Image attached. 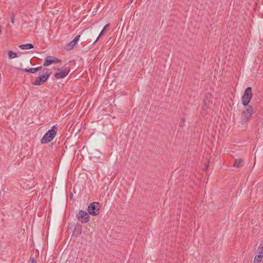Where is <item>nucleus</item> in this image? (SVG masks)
<instances>
[{
  "instance_id": "obj_10",
  "label": "nucleus",
  "mask_w": 263,
  "mask_h": 263,
  "mask_svg": "<svg viewBox=\"0 0 263 263\" xmlns=\"http://www.w3.org/2000/svg\"><path fill=\"white\" fill-rule=\"evenodd\" d=\"M80 37V35H77L74 39L69 43L66 44L65 48L68 50L72 49L77 44L78 41Z\"/></svg>"
},
{
  "instance_id": "obj_3",
  "label": "nucleus",
  "mask_w": 263,
  "mask_h": 263,
  "mask_svg": "<svg viewBox=\"0 0 263 263\" xmlns=\"http://www.w3.org/2000/svg\"><path fill=\"white\" fill-rule=\"evenodd\" d=\"M251 89V87H248L245 90L242 98V103L244 106H247L248 105L252 97Z\"/></svg>"
},
{
  "instance_id": "obj_9",
  "label": "nucleus",
  "mask_w": 263,
  "mask_h": 263,
  "mask_svg": "<svg viewBox=\"0 0 263 263\" xmlns=\"http://www.w3.org/2000/svg\"><path fill=\"white\" fill-rule=\"evenodd\" d=\"M59 72L54 74V77L58 79H60L66 77L70 72L69 68H66L64 69H59Z\"/></svg>"
},
{
  "instance_id": "obj_14",
  "label": "nucleus",
  "mask_w": 263,
  "mask_h": 263,
  "mask_svg": "<svg viewBox=\"0 0 263 263\" xmlns=\"http://www.w3.org/2000/svg\"><path fill=\"white\" fill-rule=\"evenodd\" d=\"M110 24H106L103 28L101 32L100 33L98 37L96 39V40L94 42L93 44H95L99 40V39L103 35V33L107 30L108 27L109 26Z\"/></svg>"
},
{
  "instance_id": "obj_11",
  "label": "nucleus",
  "mask_w": 263,
  "mask_h": 263,
  "mask_svg": "<svg viewBox=\"0 0 263 263\" xmlns=\"http://www.w3.org/2000/svg\"><path fill=\"white\" fill-rule=\"evenodd\" d=\"M41 69H42V67L41 66H39V67H36V68H28H28L22 69L21 68H19V69L21 71H25V72H31V73H35L36 72L39 71ZM18 69V68H17V70Z\"/></svg>"
},
{
  "instance_id": "obj_19",
  "label": "nucleus",
  "mask_w": 263,
  "mask_h": 263,
  "mask_svg": "<svg viewBox=\"0 0 263 263\" xmlns=\"http://www.w3.org/2000/svg\"><path fill=\"white\" fill-rule=\"evenodd\" d=\"M131 3H133V0H130Z\"/></svg>"
},
{
  "instance_id": "obj_4",
  "label": "nucleus",
  "mask_w": 263,
  "mask_h": 263,
  "mask_svg": "<svg viewBox=\"0 0 263 263\" xmlns=\"http://www.w3.org/2000/svg\"><path fill=\"white\" fill-rule=\"evenodd\" d=\"M100 204L99 202H93L91 203L88 207V212L89 214L96 216L99 214Z\"/></svg>"
},
{
  "instance_id": "obj_15",
  "label": "nucleus",
  "mask_w": 263,
  "mask_h": 263,
  "mask_svg": "<svg viewBox=\"0 0 263 263\" xmlns=\"http://www.w3.org/2000/svg\"><path fill=\"white\" fill-rule=\"evenodd\" d=\"M26 245H22V248H20V255L21 256L22 255H24L25 254H26Z\"/></svg>"
},
{
  "instance_id": "obj_16",
  "label": "nucleus",
  "mask_w": 263,
  "mask_h": 263,
  "mask_svg": "<svg viewBox=\"0 0 263 263\" xmlns=\"http://www.w3.org/2000/svg\"><path fill=\"white\" fill-rule=\"evenodd\" d=\"M8 57L10 59H14L16 57V52H14L12 50L8 51Z\"/></svg>"
},
{
  "instance_id": "obj_6",
  "label": "nucleus",
  "mask_w": 263,
  "mask_h": 263,
  "mask_svg": "<svg viewBox=\"0 0 263 263\" xmlns=\"http://www.w3.org/2000/svg\"><path fill=\"white\" fill-rule=\"evenodd\" d=\"M77 217L82 223L87 222L90 219L89 214L84 211H80Z\"/></svg>"
},
{
  "instance_id": "obj_7",
  "label": "nucleus",
  "mask_w": 263,
  "mask_h": 263,
  "mask_svg": "<svg viewBox=\"0 0 263 263\" xmlns=\"http://www.w3.org/2000/svg\"><path fill=\"white\" fill-rule=\"evenodd\" d=\"M263 257V241L261 242L257 250V254L254 258L255 262H260Z\"/></svg>"
},
{
  "instance_id": "obj_2",
  "label": "nucleus",
  "mask_w": 263,
  "mask_h": 263,
  "mask_svg": "<svg viewBox=\"0 0 263 263\" xmlns=\"http://www.w3.org/2000/svg\"><path fill=\"white\" fill-rule=\"evenodd\" d=\"M57 131L53 128L49 130L41 139L42 144L47 143L51 141L55 137Z\"/></svg>"
},
{
  "instance_id": "obj_13",
  "label": "nucleus",
  "mask_w": 263,
  "mask_h": 263,
  "mask_svg": "<svg viewBox=\"0 0 263 263\" xmlns=\"http://www.w3.org/2000/svg\"><path fill=\"white\" fill-rule=\"evenodd\" d=\"M19 47L22 50L30 49L33 48V45L31 43H28L21 45L19 46Z\"/></svg>"
},
{
  "instance_id": "obj_1",
  "label": "nucleus",
  "mask_w": 263,
  "mask_h": 263,
  "mask_svg": "<svg viewBox=\"0 0 263 263\" xmlns=\"http://www.w3.org/2000/svg\"><path fill=\"white\" fill-rule=\"evenodd\" d=\"M51 73L49 72V70L47 68H45L43 70V73L39 74V76L36 78L35 81L33 82V84L34 85L40 86L43 84L50 76Z\"/></svg>"
},
{
  "instance_id": "obj_5",
  "label": "nucleus",
  "mask_w": 263,
  "mask_h": 263,
  "mask_svg": "<svg viewBox=\"0 0 263 263\" xmlns=\"http://www.w3.org/2000/svg\"><path fill=\"white\" fill-rule=\"evenodd\" d=\"M254 113V109L251 106H249L247 109L242 113L241 118L243 121L246 122L251 117L252 115Z\"/></svg>"
},
{
  "instance_id": "obj_18",
  "label": "nucleus",
  "mask_w": 263,
  "mask_h": 263,
  "mask_svg": "<svg viewBox=\"0 0 263 263\" xmlns=\"http://www.w3.org/2000/svg\"><path fill=\"white\" fill-rule=\"evenodd\" d=\"M30 263H36V261L33 258H31L30 259Z\"/></svg>"
},
{
  "instance_id": "obj_17",
  "label": "nucleus",
  "mask_w": 263,
  "mask_h": 263,
  "mask_svg": "<svg viewBox=\"0 0 263 263\" xmlns=\"http://www.w3.org/2000/svg\"><path fill=\"white\" fill-rule=\"evenodd\" d=\"M15 13L14 11H12L10 13V19L12 24H14Z\"/></svg>"
},
{
  "instance_id": "obj_12",
  "label": "nucleus",
  "mask_w": 263,
  "mask_h": 263,
  "mask_svg": "<svg viewBox=\"0 0 263 263\" xmlns=\"http://www.w3.org/2000/svg\"><path fill=\"white\" fill-rule=\"evenodd\" d=\"M243 165V161L241 159H236L235 160V162L233 164V166L239 168Z\"/></svg>"
},
{
  "instance_id": "obj_8",
  "label": "nucleus",
  "mask_w": 263,
  "mask_h": 263,
  "mask_svg": "<svg viewBox=\"0 0 263 263\" xmlns=\"http://www.w3.org/2000/svg\"><path fill=\"white\" fill-rule=\"evenodd\" d=\"M60 62V60L55 57L52 56H47L44 60V66H48L52 64L58 63Z\"/></svg>"
}]
</instances>
